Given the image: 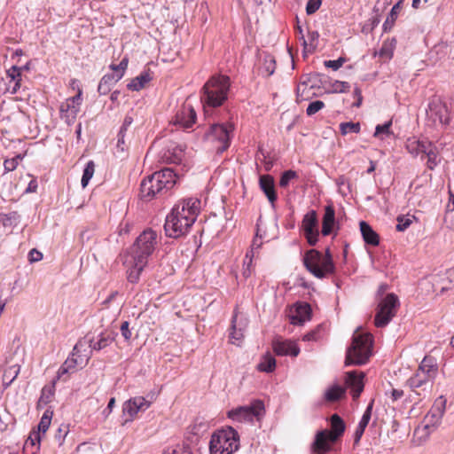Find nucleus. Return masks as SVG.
Instances as JSON below:
<instances>
[{
    "label": "nucleus",
    "mask_w": 454,
    "mask_h": 454,
    "mask_svg": "<svg viewBox=\"0 0 454 454\" xmlns=\"http://www.w3.org/2000/svg\"><path fill=\"white\" fill-rule=\"evenodd\" d=\"M158 244V234L148 229L144 231L136 239L124 255L123 264L127 268V278L130 283H137L141 272L148 262Z\"/></svg>",
    "instance_id": "obj_1"
},
{
    "label": "nucleus",
    "mask_w": 454,
    "mask_h": 454,
    "mask_svg": "<svg viewBox=\"0 0 454 454\" xmlns=\"http://www.w3.org/2000/svg\"><path fill=\"white\" fill-rule=\"evenodd\" d=\"M176 174L166 168L145 177L140 184V195L143 200H150L157 194L164 193L174 187Z\"/></svg>",
    "instance_id": "obj_2"
},
{
    "label": "nucleus",
    "mask_w": 454,
    "mask_h": 454,
    "mask_svg": "<svg viewBox=\"0 0 454 454\" xmlns=\"http://www.w3.org/2000/svg\"><path fill=\"white\" fill-rule=\"evenodd\" d=\"M372 344L373 337L371 333H362L356 330L352 336L351 345L346 352L345 365L366 364L372 354Z\"/></svg>",
    "instance_id": "obj_3"
},
{
    "label": "nucleus",
    "mask_w": 454,
    "mask_h": 454,
    "mask_svg": "<svg viewBox=\"0 0 454 454\" xmlns=\"http://www.w3.org/2000/svg\"><path fill=\"white\" fill-rule=\"evenodd\" d=\"M230 78L218 74L212 76L203 86L201 101L207 106L217 107L222 106L228 98Z\"/></svg>",
    "instance_id": "obj_4"
},
{
    "label": "nucleus",
    "mask_w": 454,
    "mask_h": 454,
    "mask_svg": "<svg viewBox=\"0 0 454 454\" xmlns=\"http://www.w3.org/2000/svg\"><path fill=\"white\" fill-rule=\"evenodd\" d=\"M239 448V435L231 427L215 432L209 442L210 454H232Z\"/></svg>",
    "instance_id": "obj_5"
},
{
    "label": "nucleus",
    "mask_w": 454,
    "mask_h": 454,
    "mask_svg": "<svg viewBox=\"0 0 454 454\" xmlns=\"http://www.w3.org/2000/svg\"><path fill=\"white\" fill-rule=\"evenodd\" d=\"M196 207L192 206V212L186 216H182L178 211V207H173L171 212L167 215L164 230L167 236L177 239L185 235L194 221V209Z\"/></svg>",
    "instance_id": "obj_6"
},
{
    "label": "nucleus",
    "mask_w": 454,
    "mask_h": 454,
    "mask_svg": "<svg viewBox=\"0 0 454 454\" xmlns=\"http://www.w3.org/2000/svg\"><path fill=\"white\" fill-rule=\"evenodd\" d=\"M264 414L265 407L261 400H254L249 405L239 406L227 412L228 418L238 423L260 421Z\"/></svg>",
    "instance_id": "obj_7"
},
{
    "label": "nucleus",
    "mask_w": 454,
    "mask_h": 454,
    "mask_svg": "<svg viewBox=\"0 0 454 454\" xmlns=\"http://www.w3.org/2000/svg\"><path fill=\"white\" fill-rule=\"evenodd\" d=\"M233 130L231 123L213 124L205 134V139L212 144L217 153H223L230 146Z\"/></svg>",
    "instance_id": "obj_8"
},
{
    "label": "nucleus",
    "mask_w": 454,
    "mask_h": 454,
    "mask_svg": "<svg viewBox=\"0 0 454 454\" xmlns=\"http://www.w3.org/2000/svg\"><path fill=\"white\" fill-rule=\"evenodd\" d=\"M400 306L399 299L395 294H388L378 305L374 323L377 327L386 326L395 316Z\"/></svg>",
    "instance_id": "obj_9"
},
{
    "label": "nucleus",
    "mask_w": 454,
    "mask_h": 454,
    "mask_svg": "<svg viewBox=\"0 0 454 454\" xmlns=\"http://www.w3.org/2000/svg\"><path fill=\"white\" fill-rule=\"evenodd\" d=\"M155 400L153 394H149L147 397L135 396L123 403L122 412L124 416H128V420H133V419L140 411H146Z\"/></svg>",
    "instance_id": "obj_10"
},
{
    "label": "nucleus",
    "mask_w": 454,
    "mask_h": 454,
    "mask_svg": "<svg viewBox=\"0 0 454 454\" xmlns=\"http://www.w3.org/2000/svg\"><path fill=\"white\" fill-rule=\"evenodd\" d=\"M427 115L434 127H446L450 122L448 107L440 100H434L429 104Z\"/></svg>",
    "instance_id": "obj_11"
},
{
    "label": "nucleus",
    "mask_w": 454,
    "mask_h": 454,
    "mask_svg": "<svg viewBox=\"0 0 454 454\" xmlns=\"http://www.w3.org/2000/svg\"><path fill=\"white\" fill-rule=\"evenodd\" d=\"M322 259L323 254L316 249L309 250L303 257L305 268L317 278H324L330 274L325 270Z\"/></svg>",
    "instance_id": "obj_12"
},
{
    "label": "nucleus",
    "mask_w": 454,
    "mask_h": 454,
    "mask_svg": "<svg viewBox=\"0 0 454 454\" xmlns=\"http://www.w3.org/2000/svg\"><path fill=\"white\" fill-rule=\"evenodd\" d=\"M82 89L78 88L77 94L67 98L60 106L59 110L61 113V118L69 125L74 123L78 113L80 112L82 101Z\"/></svg>",
    "instance_id": "obj_13"
},
{
    "label": "nucleus",
    "mask_w": 454,
    "mask_h": 454,
    "mask_svg": "<svg viewBox=\"0 0 454 454\" xmlns=\"http://www.w3.org/2000/svg\"><path fill=\"white\" fill-rule=\"evenodd\" d=\"M196 112L189 104H184L173 117L172 123L177 128L187 129L193 126L196 121Z\"/></svg>",
    "instance_id": "obj_14"
},
{
    "label": "nucleus",
    "mask_w": 454,
    "mask_h": 454,
    "mask_svg": "<svg viewBox=\"0 0 454 454\" xmlns=\"http://www.w3.org/2000/svg\"><path fill=\"white\" fill-rule=\"evenodd\" d=\"M317 215L315 210L308 212L302 220V228L305 237L310 246H315L318 240L319 231L317 230Z\"/></svg>",
    "instance_id": "obj_15"
},
{
    "label": "nucleus",
    "mask_w": 454,
    "mask_h": 454,
    "mask_svg": "<svg viewBox=\"0 0 454 454\" xmlns=\"http://www.w3.org/2000/svg\"><path fill=\"white\" fill-rule=\"evenodd\" d=\"M432 143L425 140H419L416 137H410L406 141L405 147L407 151L414 157L425 158V153L431 146Z\"/></svg>",
    "instance_id": "obj_16"
},
{
    "label": "nucleus",
    "mask_w": 454,
    "mask_h": 454,
    "mask_svg": "<svg viewBox=\"0 0 454 454\" xmlns=\"http://www.w3.org/2000/svg\"><path fill=\"white\" fill-rule=\"evenodd\" d=\"M272 348L278 356H297L300 353V348L291 340H273Z\"/></svg>",
    "instance_id": "obj_17"
},
{
    "label": "nucleus",
    "mask_w": 454,
    "mask_h": 454,
    "mask_svg": "<svg viewBox=\"0 0 454 454\" xmlns=\"http://www.w3.org/2000/svg\"><path fill=\"white\" fill-rule=\"evenodd\" d=\"M364 374L356 372H349L347 373L346 384L351 388L353 398H357L364 390Z\"/></svg>",
    "instance_id": "obj_18"
},
{
    "label": "nucleus",
    "mask_w": 454,
    "mask_h": 454,
    "mask_svg": "<svg viewBox=\"0 0 454 454\" xmlns=\"http://www.w3.org/2000/svg\"><path fill=\"white\" fill-rule=\"evenodd\" d=\"M311 317V308L307 302H300L296 304L294 313L291 316V324L301 325Z\"/></svg>",
    "instance_id": "obj_19"
},
{
    "label": "nucleus",
    "mask_w": 454,
    "mask_h": 454,
    "mask_svg": "<svg viewBox=\"0 0 454 454\" xmlns=\"http://www.w3.org/2000/svg\"><path fill=\"white\" fill-rule=\"evenodd\" d=\"M329 442H332V437L328 430L317 432L312 445V450L317 454H324L330 450Z\"/></svg>",
    "instance_id": "obj_20"
},
{
    "label": "nucleus",
    "mask_w": 454,
    "mask_h": 454,
    "mask_svg": "<svg viewBox=\"0 0 454 454\" xmlns=\"http://www.w3.org/2000/svg\"><path fill=\"white\" fill-rule=\"evenodd\" d=\"M261 190L266 195L270 203L274 206L278 197L275 191L274 178L270 175H262L259 178Z\"/></svg>",
    "instance_id": "obj_21"
},
{
    "label": "nucleus",
    "mask_w": 454,
    "mask_h": 454,
    "mask_svg": "<svg viewBox=\"0 0 454 454\" xmlns=\"http://www.w3.org/2000/svg\"><path fill=\"white\" fill-rule=\"evenodd\" d=\"M196 207L194 209V221H196L200 211V200L197 198H188L180 200L174 207H178V211L182 216H186L192 212V206Z\"/></svg>",
    "instance_id": "obj_22"
},
{
    "label": "nucleus",
    "mask_w": 454,
    "mask_h": 454,
    "mask_svg": "<svg viewBox=\"0 0 454 454\" xmlns=\"http://www.w3.org/2000/svg\"><path fill=\"white\" fill-rule=\"evenodd\" d=\"M122 78L121 74H106L98 84V91L100 95H106L111 91L112 87Z\"/></svg>",
    "instance_id": "obj_23"
},
{
    "label": "nucleus",
    "mask_w": 454,
    "mask_h": 454,
    "mask_svg": "<svg viewBox=\"0 0 454 454\" xmlns=\"http://www.w3.org/2000/svg\"><path fill=\"white\" fill-rule=\"evenodd\" d=\"M335 223V211L333 206H326L325 208V215L322 223V234L328 236L332 233Z\"/></svg>",
    "instance_id": "obj_24"
},
{
    "label": "nucleus",
    "mask_w": 454,
    "mask_h": 454,
    "mask_svg": "<svg viewBox=\"0 0 454 454\" xmlns=\"http://www.w3.org/2000/svg\"><path fill=\"white\" fill-rule=\"evenodd\" d=\"M117 333L114 332L110 333H101L98 335V339L97 340H90V348L93 350H101L107 346H109L114 340Z\"/></svg>",
    "instance_id": "obj_25"
},
{
    "label": "nucleus",
    "mask_w": 454,
    "mask_h": 454,
    "mask_svg": "<svg viewBox=\"0 0 454 454\" xmlns=\"http://www.w3.org/2000/svg\"><path fill=\"white\" fill-rule=\"evenodd\" d=\"M153 79L150 70L143 71L139 75L133 78L128 84L127 88L131 91H139Z\"/></svg>",
    "instance_id": "obj_26"
},
{
    "label": "nucleus",
    "mask_w": 454,
    "mask_h": 454,
    "mask_svg": "<svg viewBox=\"0 0 454 454\" xmlns=\"http://www.w3.org/2000/svg\"><path fill=\"white\" fill-rule=\"evenodd\" d=\"M330 422L331 431L329 433L332 437V442H334L343 434L346 427L343 419L338 414L332 415Z\"/></svg>",
    "instance_id": "obj_27"
},
{
    "label": "nucleus",
    "mask_w": 454,
    "mask_h": 454,
    "mask_svg": "<svg viewBox=\"0 0 454 454\" xmlns=\"http://www.w3.org/2000/svg\"><path fill=\"white\" fill-rule=\"evenodd\" d=\"M433 380L434 378L427 377V375H426L424 372L417 371V372L409 379L408 384L413 390L424 387L423 390L425 391L427 390V386L432 385Z\"/></svg>",
    "instance_id": "obj_28"
},
{
    "label": "nucleus",
    "mask_w": 454,
    "mask_h": 454,
    "mask_svg": "<svg viewBox=\"0 0 454 454\" xmlns=\"http://www.w3.org/2000/svg\"><path fill=\"white\" fill-rule=\"evenodd\" d=\"M419 372H424L427 377L435 378L438 372V366L434 357L426 356L420 363Z\"/></svg>",
    "instance_id": "obj_29"
},
{
    "label": "nucleus",
    "mask_w": 454,
    "mask_h": 454,
    "mask_svg": "<svg viewBox=\"0 0 454 454\" xmlns=\"http://www.w3.org/2000/svg\"><path fill=\"white\" fill-rule=\"evenodd\" d=\"M445 400L442 401L439 407L436 408L434 406L433 409L427 414L425 418V421L427 422L425 428H429L431 426L434 427L440 422L445 411Z\"/></svg>",
    "instance_id": "obj_30"
},
{
    "label": "nucleus",
    "mask_w": 454,
    "mask_h": 454,
    "mask_svg": "<svg viewBox=\"0 0 454 454\" xmlns=\"http://www.w3.org/2000/svg\"><path fill=\"white\" fill-rule=\"evenodd\" d=\"M360 231L364 242L368 245L378 246L380 243L379 235L364 221L360 222Z\"/></svg>",
    "instance_id": "obj_31"
},
{
    "label": "nucleus",
    "mask_w": 454,
    "mask_h": 454,
    "mask_svg": "<svg viewBox=\"0 0 454 454\" xmlns=\"http://www.w3.org/2000/svg\"><path fill=\"white\" fill-rule=\"evenodd\" d=\"M245 323L238 322V315L235 313L231 319V327L230 333V339L233 344L236 341H240L244 337Z\"/></svg>",
    "instance_id": "obj_32"
},
{
    "label": "nucleus",
    "mask_w": 454,
    "mask_h": 454,
    "mask_svg": "<svg viewBox=\"0 0 454 454\" xmlns=\"http://www.w3.org/2000/svg\"><path fill=\"white\" fill-rule=\"evenodd\" d=\"M346 388L339 386L333 385L329 387L325 392V400L329 403H334L344 397Z\"/></svg>",
    "instance_id": "obj_33"
},
{
    "label": "nucleus",
    "mask_w": 454,
    "mask_h": 454,
    "mask_svg": "<svg viewBox=\"0 0 454 454\" xmlns=\"http://www.w3.org/2000/svg\"><path fill=\"white\" fill-rule=\"evenodd\" d=\"M20 371V366L19 364H13L7 367L3 374V386L4 388H7L17 378Z\"/></svg>",
    "instance_id": "obj_34"
},
{
    "label": "nucleus",
    "mask_w": 454,
    "mask_h": 454,
    "mask_svg": "<svg viewBox=\"0 0 454 454\" xmlns=\"http://www.w3.org/2000/svg\"><path fill=\"white\" fill-rule=\"evenodd\" d=\"M276 68V60L275 58L270 55L267 54L263 58V62L262 66L260 67V72L264 76H270L274 74Z\"/></svg>",
    "instance_id": "obj_35"
},
{
    "label": "nucleus",
    "mask_w": 454,
    "mask_h": 454,
    "mask_svg": "<svg viewBox=\"0 0 454 454\" xmlns=\"http://www.w3.org/2000/svg\"><path fill=\"white\" fill-rule=\"evenodd\" d=\"M276 368V359L272 355L267 353L262 357L261 362L257 364L260 372H271Z\"/></svg>",
    "instance_id": "obj_36"
},
{
    "label": "nucleus",
    "mask_w": 454,
    "mask_h": 454,
    "mask_svg": "<svg viewBox=\"0 0 454 454\" xmlns=\"http://www.w3.org/2000/svg\"><path fill=\"white\" fill-rule=\"evenodd\" d=\"M21 69V67H17L16 66H13L7 71V75L10 78V82H13L12 93H16L20 86Z\"/></svg>",
    "instance_id": "obj_37"
},
{
    "label": "nucleus",
    "mask_w": 454,
    "mask_h": 454,
    "mask_svg": "<svg viewBox=\"0 0 454 454\" xmlns=\"http://www.w3.org/2000/svg\"><path fill=\"white\" fill-rule=\"evenodd\" d=\"M184 156L183 149L180 147H175L173 148V152L171 153L170 150L166 151L162 158L166 160V161L169 163H180L182 161Z\"/></svg>",
    "instance_id": "obj_38"
},
{
    "label": "nucleus",
    "mask_w": 454,
    "mask_h": 454,
    "mask_svg": "<svg viewBox=\"0 0 454 454\" xmlns=\"http://www.w3.org/2000/svg\"><path fill=\"white\" fill-rule=\"evenodd\" d=\"M395 46V39H392L391 41H384L378 55L384 59H390L393 57Z\"/></svg>",
    "instance_id": "obj_39"
},
{
    "label": "nucleus",
    "mask_w": 454,
    "mask_h": 454,
    "mask_svg": "<svg viewBox=\"0 0 454 454\" xmlns=\"http://www.w3.org/2000/svg\"><path fill=\"white\" fill-rule=\"evenodd\" d=\"M40 434L34 429L31 431L28 438L27 439L24 448L28 449V447L31 446L32 448H35V450L32 451V454H36L40 450Z\"/></svg>",
    "instance_id": "obj_40"
},
{
    "label": "nucleus",
    "mask_w": 454,
    "mask_h": 454,
    "mask_svg": "<svg viewBox=\"0 0 454 454\" xmlns=\"http://www.w3.org/2000/svg\"><path fill=\"white\" fill-rule=\"evenodd\" d=\"M400 4H401V2H398L392 7L390 13L388 14V16L387 17V19L383 24V30L385 32L389 31L392 28V27L394 26L395 21L397 19L398 10L400 9Z\"/></svg>",
    "instance_id": "obj_41"
},
{
    "label": "nucleus",
    "mask_w": 454,
    "mask_h": 454,
    "mask_svg": "<svg viewBox=\"0 0 454 454\" xmlns=\"http://www.w3.org/2000/svg\"><path fill=\"white\" fill-rule=\"evenodd\" d=\"M94 172H95V164L92 160H90L87 162V164L83 169V174H82V180H81V184L83 188H85L88 185L90 180L92 178V176L94 175Z\"/></svg>",
    "instance_id": "obj_42"
},
{
    "label": "nucleus",
    "mask_w": 454,
    "mask_h": 454,
    "mask_svg": "<svg viewBox=\"0 0 454 454\" xmlns=\"http://www.w3.org/2000/svg\"><path fill=\"white\" fill-rule=\"evenodd\" d=\"M361 129V126L359 122H341L340 124V130L341 135L345 136L348 133H359Z\"/></svg>",
    "instance_id": "obj_43"
},
{
    "label": "nucleus",
    "mask_w": 454,
    "mask_h": 454,
    "mask_svg": "<svg viewBox=\"0 0 454 454\" xmlns=\"http://www.w3.org/2000/svg\"><path fill=\"white\" fill-rule=\"evenodd\" d=\"M427 157V166L429 169H434L437 164V152L435 146L432 144L425 153V157Z\"/></svg>",
    "instance_id": "obj_44"
},
{
    "label": "nucleus",
    "mask_w": 454,
    "mask_h": 454,
    "mask_svg": "<svg viewBox=\"0 0 454 454\" xmlns=\"http://www.w3.org/2000/svg\"><path fill=\"white\" fill-rule=\"evenodd\" d=\"M392 126V121H388L386 123L382 125H377L375 128V132L373 134V137H380V135H386L387 137L391 136L393 133L390 129Z\"/></svg>",
    "instance_id": "obj_45"
},
{
    "label": "nucleus",
    "mask_w": 454,
    "mask_h": 454,
    "mask_svg": "<svg viewBox=\"0 0 454 454\" xmlns=\"http://www.w3.org/2000/svg\"><path fill=\"white\" fill-rule=\"evenodd\" d=\"M323 266L326 272H329L330 274L334 273L335 266L332 258V254L330 253V249L327 248L325 250V254H323Z\"/></svg>",
    "instance_id": "obj_46"
},
{
    "label": "nucleus",
    "mask_w": 454,
    "mask_h": 454,
    "mask_svg": "<svg viewBox=\"0 0 454 454\" xmlns=\"http://www.w3.org/2000/svg\"><path fill=\"white\" fill-rule=\"evenodd\" d=\"M51 421V415L49 414V411H46L43 415L42 416L40 422L37 426L36 432H39V434L42 432L43 434L46 433L48 430Z\"/></svg>",
    "instance_id": "obj_47"
},
{
    "label": "nucleus",
    "mask_w": 454,
    "mask_h": 454,
    "mask_svg": "<svg viewBox=\"0 0 454 454\" xmlns=\"http://www.w3.org/2000/svg\"><path fill=\"white\" fill-rule=\"evenodd\" d=\"M297 178H298V174L296 171H294L291 169L286 170V171L283 172V174L281 175V177L279 180V185L281 187H286L292 180L297 179Z\"/></svg>",
    "instance_id": "obj_48"
},
{
    "label": "nucleus",
    "mask_w": 454,
    "mask_h": 454,
    "mask_svg": "<svg viewBox=\"0 0 454 454\" xmlns=\"http://www.w3.org/2000/svg\"><path fill=\"white\" fill-rule=\"evenodd\" d=\"M54 395V385L46 386L42 389V394L40 396V402L46 404L51 402V398Z\"/></svg>",
    "instance_id": "obj_49"
},
{
    "label": "nucleus",
    "mask_w": 454,
    "mask_h": 454,
    "mask_svg": "<svg viewBox=\"0 0 454 454\" xmlns=\"http://www.w3.org/2000/svg\"><path fill=\"white\" fill-rule=\"evenodd\" d=\"M163 454H192L188 445L176 446L168 448Z\"/></svg>",
    "instance_id": "obj_50"
},
{
    "label": "nucleus",
    "mask_w": 454,
    "mask_h": 454,
    "mask_svg": "<svg viewBox=\"0 0 454 454\" xmlns=\"http://www.w3.org/2000/svg\"><path fill=\"white\" fill-rule=\"evenodd\" d=\"M397 224L395 226L396 231H404L406 229L410 227L412 223L411 218L404 215H399L397 217Z\"/></svg>",
    "instance_id": "obj_51"
},
{
    "label": "nucleus",
    "mask_w": 454,
    "mask_h": 454,
    "mask_svg": "<svg viewBox=\"0 0 454 454\" xmlns=\"http://www.w3.org/2000/svg\"><path fill=\"white\" fill-rule=\"evenodd\" d=\"M324 107H325V103L323 101H321V100L313 101L308 106V107L306 109V114L309 116H311V115L317 114V112H319L320 110H322Z\"/></svg>",
    "instance_id": "obj_52"
},
{
    "label": "nucleus",
    "mask_w": 454,
    "mask_h": 454,
    "mask_svg": "<svg viewBox=\"0 0 454 454\" xmlns=\"http://www.w3.org/2000/svg\"><path fill=\"white\" fill-rule=\"evenodd\" d=\"M21 159L22 157L20 155H17L12 159L5 160L4 162L5 172L13 171L14 169H16L19 165V160Z\"/></svg>",
    "instance_id": "obj_53"
},
{
    "label": "nucleus",
    "mask_w": 454,
    "mask_h": 454,
    "mask_svg": "<svg viewBox=\"0 0 454 454\" xmlns=\"http://www.w3.org/2000/svg\"><path fill=\"white\" fill-rule=\"evenodd\" d=\"M252 262H253L252 255H250L249 253H247L245 259H244L243 272H242L244 278H247L251 276Z\"/></svg>",
    "instance_id": "obj_54"
},
{
    "label": "nucleus",
    "mask_w": 454,
    "mask_h": 454,
    "mask_svg": "<svg viewBox=\"0 0 454 454\" xmlns=\"http://www.w3.org/2000/svg\"><path fill=\"white\" fill-rule=\"evenodd\" d=\"M372 402L367 406L366 410L364 411L363 416H362V419L361 420L359 421L358 423V426H360L361 427H365L368 426L369 424V421L371 419V417H372Z\"/></svg>",
    "instance_id": "obj_55"
},
{
    "label": "nucleus",
    "mask_w": 454,
    "mask_h": 454,
    "mask_svg": "<svg viewBox=\"0 0 454 454\" xmlns=\"http://www.w3.org/2000/svg\"><path fill=\"white\" fill-rule=\"evenodd\" d=\"M125 136H126V133L121 132V131H119V133L117 135L116 148H117L118 152L125 153V152H127V150L129 148L128 145L125 142Z\"/></svg>",
    "instance_id": "obj_56"
},
{
    "label": "nucleus",
    "mask_w": 454,
    "mask_h": 454,
    "mask_svg": "<svg viewBox=\"0 0 454 454\" xmlns=\"http://www.w3.org/2000/svg\"><path fill=\"white\" fill-rule=\"evenodd\" d=\"M322 329V326L321 325H318L316 329L309 332L308 333H306L303 337H302V340H305V341H316V340H318L320 339V331Z\"/></svg>",
    "instance_id": "obj_57"
},
{
    "label": "nucleus",
    "mask_w": 454,
    "mask_h": 454,
    "mask_svg": "<svg viewBox=\"0 0 454 454\" xmlns=\"http://www.w3.org/2000/svg\"><path fill=\"white\" fill-rule=\"evenodd\" d=\"M321 0H309L306 5V13L308 15L314 14L321 6Z\"/></svg>",
    "instance_id": "obj_58"
},
{
    "label": "nucleus",
    "mask_w": 454,
    "mask_h": 454,
    "mask_svg": "<svg viewBox=\"0 0 454 454\" xmlns=\"http://www.w3.org/2000/svg\"><path fill=\"white\" fill-rule=\"evenodd\" d=\"M346 59L340 57L335 60H325L324 64L326 67L332 68L333 70H338L340 67H342Z\"/></svg>",
    "instance_id": "obj_59"
},
{
    "label": "nucleus",
    "mask_w": 454,
    "mask_h": 454,
    "mask_svg": "<svg viewBox=\"0 0 454 454\" xmlns=\"http://www.w3.org/2000/svg\"><path fill=\"white\" fill-rule=\"evenodd\" d=\"M121 333L126 341H129L132 336V333L129 329V323L124 321L121 323L120 327Z\"/></svg>",
    "instance_id": "obj_60"
},
{
    "label": "nucleus",
    "mask_w": 454,
    "mask_h": 454,
    "mask_svg": "<svg viewBox=\"0 0 454 454\" xmlns=\"http://www.w3.org/2000/svg\"><path fill=\"white\" fill-rule=\"evenodd\" d=\"M67 433H68V430L67 429V427H60L59 428L57 434H55V438L58 440L59 445L63 444L64 439L67 436Z\"/></svg>",
    "instance_id": "obj_61"
},
{
    "label": "nucleus",
    "mask_w": 454,
    "mask_h": 454,
    "mask_svg": "<svg viewBox=\"0 0 454 454\" xmlns=\"http://www.w3.org/2000/svg\"><path fill=\"white\" fill-rule=\"evenodd\" d=\"M28 259L31 262H39L43 259V254L36 249H32L28 254Z\"/></svg>",
    "instance_id": "obj_62"
},
{
    "label": "nucleus",
    "mask_w": 454,
    "mask_h": 454,
    "mask_svg": "<svg viewBox=\"0 0 454 454\" xmlns=\"http://www.w3.org/2000/svg\"><path fill=\"white\" fill-rule=\"evenodd\" d=\"M350 88V85L347 82H339L337 81L334 83V90L340 92H345Z\"/></svg>",
    "instance_id": "obj_63"
},
{
    "label": "nucleus",
    "mask_w": 454,
    "mask_h": 454,
    "mask_svg": "<svg viewBox=\"0 0 454 454\" xmlns=\"http://www.w3.org/2000/svg\"><path fill=\"white\" fill-rule=\"evenodd\" d=\"M450 216L454 217V195L452 194H450V201L446 206V218Z\"/></svg>",
    "instance_id": "obj_64"
}]
</instances>
